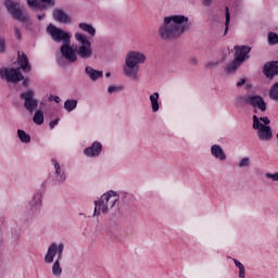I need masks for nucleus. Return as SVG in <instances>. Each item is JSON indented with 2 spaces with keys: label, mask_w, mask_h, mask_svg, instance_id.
I'll return each mask as SVG.
<instances>
[{
  "label": "nucleus",
  "mask_w": 278,
  "mask_h": 278,
  "mask_svg": "<svg viewBox=\"0 0 278 278\" xmlns=\"http://www.w3.org/2000/svg\"><path fill=\"white\" fill-rule=\"evenodd\" d=\"M191 26L192 23L186 15H168L164 17L163 23L160 25L157 36L161 40L170 42V40L181 38Z\"/></svg>",
  "instance_id": "1"
},
{
  "label": "nucleus",
  "mask_w": 278,
  "mask_h": 278,
  "mask_svg": "<svg viewBox=\"0 0 278 278\" xmlns=\"http://www.w3.org/2000/svg\"><path fill=\"white\" fill-rule=\"evenodd\" d=\"M75 40L78 42L76 47H71V42L63 43L61 46V53L67 62H77V55L80 60H90L92 58V42L88 39V36L81 33H75Z\"/></svg>",
  "instance_id": "2"
},
{
  "label": "nucleus",
  "mask_w": 278,
  "mask_h": 278,
  "mask_svg": "<svg viewBox=\"0 0 278 278\" xmlns=\"http://www.w3.org/2000/svg\"><path fill=\"white\" fill-rule=\"evenodd\" d=\"M18 66L17 68L14 67H2L0 68V77L1 79H5L8 84H18V81H23L25 79V76L21 73L24 71V73H30L31 72V65L29 64V59L25 53L18 52L17 58Z\"/></svg>",
  "instance_id": "3"
},
{
  "label": "nucleus",
  "mask_w": 278,
  "mask_h": 278,
  "mask_svg": "<svg viewBox=\"0 0 278 278\" xmlns=\"http://www.w3.org/2000/svg\"><path fill=\"white\" fill-rule=\"evenodd\" d=\"M147 62V55L138 51H129L125 58L124 75L132 81H138V73L140 72V64Z\"/></svg>",
  "instance_id": "4"
},
{
  "label": "nucleus",
  "mask_w": 278,
  "mask_h": 278,
  "mask_svg": "<svg viewBox=\"0 0 278 278\" xmlns=\"http://www.w3.org/2000/svg\"><path fill=\"white\" fill-rule=\"evenodd\" d=\"M64 253V243H51L48 248V251L45 255V263L46 264H53L52 265V275L53 277H62V266L60 262H62V255ZM58 255L56 260L55 256ZM53 260L54 263H53Z\"/></svg>",
  "instance_id": "5"
},
{
  "label": "nucleus",
  "mask_w": 278,
  "mask_h": 278,
  "mask_svg": "<svg viewBox=\"0 0 278 278\" xmlns=\"http://www.w3.org/2000/svg\"><path fill=\"white\" fill-rule=\"evenodd\" d=\"M116 203H118V194L116 192L109 191L102 194L99 200L94 201L93 216H101V212L102 214H108Z\"/></svg>",
  "instance_id": "6"
},
{
  "label": "nucleus",
  "mask_w": 278,
  "mask_h": 278,
  "mask_svg": "<svg viewBox=\"0 0 278 278\" xmlns=\"http://www.w3.org/2000/svg\"><path fill=\"white\" fill-rule=\"evenodd\" d=\"M253 129H255L256 136L261 142H270L274 138L273 128L270 126H264L257 115H253Z\"/></svg>",
  "instance_id": "7"
},
{
  "label": "nucleus",
  "mask_w": 278,
  "mask_h": 278,
  "mask_svg": "<svg viewBox=\"0 0 278 278\" xmlns=\"http://www.w3.org/2000/svg\"><path fill=\"white\" fill-rule=\"evenodd\" d=\"M4 7L15 21H20L21 23H27V21H29V15L21 9V4L18 2L5 0Z\"/></svg>",
  "instance_id": "8"
},
{
  "label": "nucleus",
  "mask_w": 278,
  "mask_h": 278,
  "mask_svg": "<svg viewBox=\"0 0 278 278\" xmlns=\"http://www.w3.org/2000/svg\"><path fill=\"white\" fill-rule=\"evenodd\" d=\"M47 34H49L50 38L54 42H63V45H67V42H71V34L64 31L62 28H58L53 24H50L47 27Z\"/></svg>",
  "instance_id": "9"
},
{
  "label": "nucleus",
  "mask_w": 278,
  "mask_h": 278,
  "mask_svg": "<svg viewBox=\"0 0 278 278\" xmlns=\"http://www.w3.org/2000/svg\"><path fill=\"white\" fill-rule=\"evenodd\" d=\"M34 90H28L20 94V99L24 100V108L30 114H34L38 110V100L34 98Z\"/></svg>",
  "instance_id": "10"
},
{
  "label": "nucleus",
  "mask_w": 278,
  "mask_h": 278,
  "mask_svg": "<svg viewBox=\"0 0 278 278\" xmlns=\"http://www.w3.org/2000/svg\"><path fill=\"white\" fill-rule=\"evenodd\" d=\"M27 5L45 12L51 10V8H55V0H27Z\"/></svg>",
  "instance_id": "11"
},
{
  "label": "nucleus",
  "mask_w": 278,
  "mask_h": 278,
  "mask_svg": "<svg viewBox=\"0 0 278 278\" xmlns=\"http://www.w3.org/2000/svg\"><path fill=\"white\" fill-rule=\"evenodd\" d=\"M233 50L235 59L241 62V64H243V62H247V60L251 58L249 55L251 53V46H235Z\"/></svg>",
  "instance_id": "12"
},
{
  "label": "nucleus",
  "mask_w": 278,
  "mask_h": 278,
  "mask_svg": "<svg viewBox=\"0 0 278 278\" xmlns=\"http://www.w3.org/2000/svg\"><path fill=\"white\" fill-rule=\"evenodd\" d=\"M101 151H103V146L101 142L96 141L84 150V154L87 157H99L101 155Z\"/></svg>",
  "instance_id": "13"
},
{
  "label": "nucleus",
  "mask_w": 278,
  "mask_h": 278,
  "mask_svg": "<svg viewBox=\"0 0 278 278\" xmlns=\"http://www.w3.org/2000/svg\"><path fill=\"white\" fill-rule=\"evenodd\" d=\"M263 73L267 79H273L278 75V61L267 62L264 65Z\"/></svg>",
  "instance_id": "14"
},
{
  "label": "nucleus",
  "mask_w": 278,
  "mask_h": 278,
  "mask_svg": "<svg viewBox=\"0 0 278 278\" xmlns=\"http://www.w3.org/2000/svg\"><path fill=\"white\" fill-rule=\"evenodd\" d=\"M52 16L56 23H63L64 25L71 23V16L61 9H54Z\"/></svg>",
  "instance_id": "15"
},
{
  "label": "nucleus",
  "mask_w": 278,
  "mask_h": 278,
  "mask_svg": "<svg viewBox=\"0 0 278 278\" xmlns=\"http://www.w3.org/2000/svg\"><path fill=\"white\" fill-rule=\"evenodd\" d=\"M250 105L252 108L261 110V112H266V110L268 109L266 101H264V98H262L261 96H252V99L250 100Z\"/></svg>",
  "instance_id": "16"
},
{
  "label": "nucleus",
  "mask_w": 278,
  "mask_h": 278,
  "mask_svg": "<svg viewBox=\"0 0 278 278\" xmlns=\"http://www.w3.org/2000/svg\"><path fill=\"white\" fill-rule=\"evenodd\" d=\"M211 154L215 160H219V162H225L227 160V154L225 153V150H223V147L218 144H213L211 147Z\"/></svg>",
  "instance_id": "17"
},
{
  "label": "nucleus",
  "mask_w": 278,
  "mask_h": 278,
  "mask_svg": "<svg viewBox=\"0 0 278 278\" xmlns=\"http://www.w3.org/2000/svg\"><path fill=\"white\" fill-rule=\"evenodd\" d=\"M86 75L91 79V81H97L98 79L103 78V71L94 70L92 66H87L85 68Z\"/></svg>",
  "instance_id": "18"
},
{
  "label": "nucleus",
  "mask_w": 278,
  "mask_h": 278,
  "mask_svg": "<svg viewBox=\"0 0 278 278\" xmlns=\"http://www.w3.org/2000/svg\"><path fill=\"white\" fill-rule=\"evenodd\" d=\"M52 164L55 169L56 179L60 184H63V181H66V174L62 172V167L60 166V163L58 160L52 159Z\"/></svg>",
  "instance_id": "19"
},
{
  "label": "nucleus",
  "mask_w": 278,
  "mask_h": 278,
  "mask_svg": "<svg viewBox=\"0 0 278 278\" xmlns=\"http://www.w3.org/2000/svg\"><path fill=\"white\" fill-rule=\"evenodd\" d=\"M78 27L79 29H81V31H85L86 34H88L91 38H94V36H97V29L91 24L79 23Z\"/></svg>",
  "instance_id": "20"
},
{
  "label": "nucleus",
  "mask_w": 278,
  "mask_h": 278,
  "mask_svg": "<svg viewBox=\"0 0 278 278\" xmlns=\"http://www.w3.org/2000/svg\"><path fill=\"white\" fill-rule=\"evenodd\" d=\"M160 93L154 92L150 96V103L152 106V112H159L160 111Z\"/></svg>",
  "instance_id": "21"
},
{
  "label": "nucleus",
  "mask_w": 278,
  "mask_h": 278,
  "mask_svg": "<svg viewBox=\"0 0 278 278\" xmlns=\"http://www.w3.org/2000/svg\"><path fill=\"white\" fill-rule=\"evenodd\" d=\"M31 210H38L42 205V193H36L33 200L29 202Z\"/></svg>",
  "instance_id": "22"
},
{
  "label": "nucleus",
  "mask_w": 278,
  "mask_h": 278,
  "mask_svg": "<svg viewBox=\"0 0 278 278\" xmlns=\"http://www.w3.org/2000/svg\"><path fill=\"white\" fill-rule=\"evenodd\" d=\"M240 66H242V62L238 61V59H233V61L225 67V71L228 74L236 73V70L240 68Z\"/></svg>",
  "instance_id": "23"
},
{
  "label": "nucleus",
  "mask_w": 278,
  "mask_h": 278,
  "mask_svg": "<svg viewBox=\"0 0 278 278\" xmlns=\"http://www.w3.org/2000/svg\"><path fill=\"white\" fill-rule=\"evenodd\" d=\"M253 96H239L235 99L237 105H251V99Z\"/></svg>",
  "instance_id": "24"
},
{
  "label": "nucleus",
  "mask_w": 278,
  "mask_h": 278,
  "mask_svg": "<svg viewBox=\"0 0 278 278\" xmlns=\"http://www.w3.org/2000/svg\"><path fill=\"white\" fill-rule=\"evenodd\" d=\"M17 136L21 142H23L24 144H28V142H31V136H29V134L25 132V130L23 129L17 130Z\"/></svg>",
  "instance_id": "25"
},
{
  "label": "nucleus",
  "mask_w": 278,
  "mask_h": 278,
  "mask_svg": "<svg viewBox=\"0 0 278 278\" xmlns=\"http://www.w3.org/2000/svg\"><path fill=\"white\" fill-rule=\"evenodd\" d=\"M77 108V100L70 99L64 102V110L67 112H73V110H76Z\"/></svg>",
  "instance_id": "26"
},
{
  "label": "nucleus",
  "mask_w": 278,
  "mask_h": 278,
  "mask_svg": "<svg viewBox=\"0 0 278 278\" xmlns=\"http://www.w3.org/2000/svg\"><path fill=\"white\" fill-rule=\"evenodd\" d=\"M33 121L36 125H42L45 123V113L41 110L37 111Z\"/></svg>",
  "instance_id": "27"
},
{
  "label": "nucleus",
  "mask_w": 278,
  "mask_h": 278,
  "mask_svg": "<svg viewBox=\"0 0 278 278\" xmlns=\"http://www.w3.org/2000/svg\"><path fill=\"white\" fill-rule=\"evenodd\" d=\"M269 99L278 101V83H275L269 90Z\"/></svg>",
  "instance_id": "28"
},
{
  "label": "nucleus",
  "mask_w": 278,
  "mask_h": 278,
  "mask_svg": "<svg viewBox=\"0 0 278 278\" xmlns=\"http://www.w3.org/2000/svg\"><path fill=\"white\" fill-rule=\"evenodd\" d=\"M226 22H225V33L224 35L227 36V33L229 31V23L231 21V13H229V7H226Z\"/></svg>",
  "instance_id": "29"
},
{
  "label": "nucleus",
  "mask_w": 278,
  "mask_h": 278,
  "mask_svg": "<svg viewBox=\"0 0 278 278\" xmlns=\"http://www.w3.org/2000/svg\"><path fill=\"white\" fill-rule=\"evenodd\" d=\"M268 45H278V34L277 33H268Z\"/></svg>",
  "instance_id": "30"
},
{
  "label": "nucleus",
  "mask_w": 278,
  "mask_h": 278,
  "mask_svg": "<svg viewBox=\"0 0 278 278\" xmlns=\"http://www.w3.org/2000/svg\"><path fill=\"white\" fill-rule=\"evenodd\" d=\"M239 168H244L247 166H251V159L249 157H243L238 164Z\"/></svg>",
  "instance_id": "31"
},
{
  "label": "nucleus",
  "mask_w": 278,
  "mask_h": 278,
  "mask_svg": "<svg viewBox=\"0 0 278 278\" xmlns=\"http://www.w3.org/2000/svg\"><path fill=\"white\" fill-rule=\"evenodd\" d=\"M121 90H123L122 87L110 86V87L108 88V93H109V94H112V93L118 92V91H121Z\"/></svg>",
  "instance_id": "32"
},
{
  "label": "nucleus",
  "mask_w": 278,
  "mask_h": 278,
  "mask_svg": "<svg viewBox=\"0 0 278 278\" xmlns=\"http://www.w3.org/2000/svg\"><path fill=\"white\" fill-rule=\"evenodd\" d=\"M258 121L260 123H263V126L265 127H268V125H270V119L268 118V116L260 117Z\"/></svg>",
  "instance_id": "33"
},
{
  "label": "nucleus",
  "mask_w": 278,
  "mask_h": 278,
  "mask_svg": "<svg viewBox=\"0 0 278 278\" xmlns=\"http://www.w3.org/2000/svg\"><path fill=\"white\" fill-rule=\"evenodd\" d=\"M266 177L267 179H271V181H278V172L274 174L267 173Z\"/></svg>",
  "instance_id": "34"
},
{
  "label": "nucleus",
  "mask_w": 278,
  "mask_h": 278,
  "mask_svg": "<svg viewBox=\"0 0 278 278\" xmlns=\"http://www.w3.org/2000/svg\"><path fill=\"white\" fill-rule=\"evenodd\" d=\"M14 34H15V38L17 40H22L23 39V34H21V29L18 27L14 28Z\"/></svg>",
  "instance_id": "35"
},
{
  "label": "nucleus",
  "mask_w": 278,
  "mask_h": 278,
  "mask_svg": "<svg viewBox=\"0 0 278 278\" xmlns=\"http://www.w3.org/2000/svg\"><path fill=\"white\" fill-rule=\"evenodd\" d=\"M239 278H247V269L244 268V265L239 267Z\"/></svg>",
  "instance_id": "36"
},
{
  "label": "nucleus",
  "mask_w": 278,
  "mask_h": 278,
  "mask_svg": "<svg viewBox=\"0 0 278 278\" xmlns=\"http://www.w3.org/2000/svg\"><path fill=\"white\" fill-rule=\"evenodd\" d=\"M0 53H5V39L0 38Z\"/></svg>",
  "instance_id": "37"
},
{
  "label": "nucleus",
  "mask_w": 278,
  "mask_h": 278,
  "mask_svg": "<svg viewBox=\"0 0 278 278\" xmlns=\"http://www.w3.org/2000/svg\"><path fill=\"white\" fill-rule=\"evenodd\" d=\"M212 1L214 0H201V3L204 8H210L212 5Z\"/></svg>",
  "instance_id": "38"
},
{
  "label": "nucleus",
  "mask_w": 278,
  "mask_h": 278,
  "mask_svg": "<svg viewBox=\"0 0 278 278\" xmlns=\"http://www.w3.org/2000/svg\"><path fill=\"white\" fill-rule=\"evenodd\" d=\"M244 84H247V79H245V78H241V79L237 83V88H241V86H244Z\"/></svg>",
  "instance_id": "39"
},
{
  "label": "nucleus",
  "mask_w": 278,
  "mask_h": 278,
  "mask_svg": "<svg viewBox=\"0 0 278 278\" xmlns=\"http://www.w3.org/2000/svg\"><path fill=\"white\" fill-rule=\"evenodd\" d=\"M58 123H60V119H58V118L50 122V129H53L58 125Z\"/></svg>",
  "instance_id": "40"
},
{
  "label": "nucleus",
  "mask_w": 278,
  "mask_h": 278,
  "mask_svg": "<svg viewBox=\"0 0 278 278\" xmlns=\"http://www.w3.org/2000/svg\"><path fill=\"white\" fill-rule=\"evenodd\" d=\"M233 263L237 266V268H242L244 266L240 261H238L236 258H233Z\"/></svg>",
  "instance_id": "41"
},
{
  "label": "nucleus",
  "mask_w": 278,
  "mask_h": 278,
  "mask_svg": "<svg viewBox=\"0 0 278 278\" xmlns=\"http://www.w3.org/2000/svg\"><path fill=\"white\" fill-rule=\"evenodd\" d=\"M189 62L192 66H197L198 64L197 58H191Z\"/></svg>",
  "instance_id": "42"
},
{
  "label": "nucleus",
  "mask_w": 278,
  "mask_h": 278,
  "mask_svg": "<svg viewBox=\"0 0 278 278\" xmlns=\"http://www.w3.org/2000/svg\"><path fill=\"white\" fill-rule=\"evenodd\" d=\"M23 86L24 88H27V86H29V78L23 80Z\"/></svg>",
  "instance_id": "43"
},
{
  "label": "nucleus",
  "mask_w": 278,
  "mask_h": 278,
  "mask_svg": "<svg viewBox=\"0 0 278 278\" xmlns=\"http://www.w3.org/2000/svg\"><path fill=\"white\" fill-rule=\"evenodd\" d=\"M210 66H218V62L207 63L206 67L210 68Z\"/></svg>",
  "instance_id": "44"
},
{
  "label": "nucleus",
  "mask_w": 278,
  "mask_h": 278,
  "mask_svg": "<svg viewBox=\"0 0 278 278\" xmlns=\"http://www.w3.org/2000/svg\"><path fill=\"white\" fill-rule=\"evenodd\" d=\"M60 101H62V99H60V97H58V96L53 97V102L54 103H60Z\"/></svg>",
  "instance_id": "45"
},
{
  "label": "nucleus",
  "mask_w": 278,
  "mask_h": 278,
  "mask_svg": "<svg viewBox=\"0 0 278 278\" xmlns=\"http://www.w3.org/2000/svg\"><path fill=\"white\" fill-rule=\"evenodd\" d=\"M45 16H46V14H41V15H38L37 18H38V21H45Z\"/></svg>",
  "instance_id": "46"
},
{
  "label": "nucleus",
  "mask_w": 278,
  "mask_h": 278,
  "mask_svg": "<svg viewBox=\"0 0 278 278\" xmlns=\"http://www.w3.org/2000/svg\"><path fill=\"white\" fill-rule=\"evenodd\" d=\"M112 76V74L110 73V72H108L106 74H105V77H111Z\"/></svg>",
  "instance_id": "47"
},
{
  "label": "nucleus",
  "mask_w": 278,
  "mask_h": 278,
  "mask_svg": "<svg viewBox=\"0 0 278 278\" xmlns=\"http://www.w3.org/2000/svg\"><path fill=\"white\" fill-rule=\"evenodd\" d=\"M255 114H257V109L254 110Z\"/></svg>",
  "instance_id": "48"
}]
</instances>
